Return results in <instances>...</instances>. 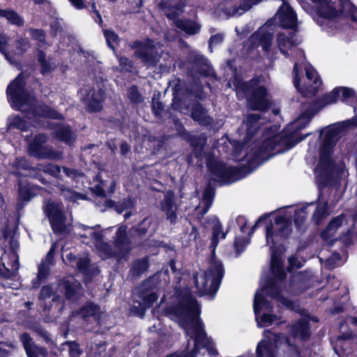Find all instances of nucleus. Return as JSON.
I'll return each mask as SVG.
<instances>
[{
    "instance_id": "obj_1",
    "label": "nucleus",
    "mask_w": 357,
    "mask_h": 357,
    "mask_svg": "<svg viewBox=\"0 0 357 357\" xmlns=\"http://www.w3.org/2000/svg\"><path fill=\"white\" fill-rule=\"evenodd\" d=\"M172 310L180 326L185 329L186 335L193 340L194 344L190 351L188 342L183 351L174 353L167 357H195L200 349L203 348L206 349L210 355H218L213 343L207 337L203 324L199 319V309L197 301L189 291L184 292L178 304L172 307Z\"/></svg>"
},
{
    "instance_id": "obj_2",
    "label": "nucleus",
    "mask_w": 357,
    "mask_h": 357,
    "mask_svg": "<svg viewBox=\"0 0 357 357\" xmlns=\"http://www.w3.org/2000/svg\"><path fill=\"white\" fill-rule=\"evenodd\" d=\"M354 119L334 124L326 128L320 132L323 135L320 150L319 161L315 169L316 179L319 185H337L342 176L347 175L345 165H336L332 158L333 150L337 140L345 135L347 128L356 126Z\"/></svg>"
},
{
    "instance_id": "obj_3",
    "label": "nucleus",
    "mask_w": 357,
    "mask_h": 357,
    "mask_svg": "<svg viewBox=\"0 0 357 357\" xmlns=\"http://www.w3.org/2000/svg\"><path fill=\"white\" fill-rule=\"evenodd\" d=\"M271 271L272 278L268 279L264 287L257 290L255 295L253 308L256 321L259 327H262L263 324L270 325L278 319L276 315L266 313L259 319V312L264 308L266 310L270 308L269 303L264 298V295L273 297L288 308H294V303L291 301L280 295V284L285 278L286 273L282 268L281 257L275 251L271 253Z\"/></svg>"
},
{
    "instance_id": "obj_4",
    "label": "nucleus",
    "mask_w": 357,
    "mask_h": 357,
    "mask_svg": "<svg viewBox=\"0 0 357 357\" xmlns=\"http://www.w3.org/2000/svg\"><path fill=\"white\" fill-rule=\"evenodd\" d=\"M24 79L20 74L7 88V96L13 108L26 113L29 119L41 116L50 119H61L56 110L45 105H36L34 96L24 89Z\"/></svg>"
},
{
    "instance_id": "obj_5",
    "label": "nucleus",
    "mask_w": 357,
    "mask_h": 357,
    "mask_svg": "<svg viewBox=\"0 0 357 357\" xmlns=\"http://www.w3.org/2000/svg\"><path fill=\"white\" fill-rule=\"evenodd\" d=\"M262 79L261 76H258L248 82H238L236 87L238 96L242 94L247 97L252 109L266 112L271 106V101L266 88L259 85Z\"/></svg>"
},
{
    "instance_id": "obj_6",
    "label": "nucleus",
    "mask_w": 357,
    "mask_h": 357,
    "mask_svg": "<svg viewBox=\"0 0 357 357\" xmlns=\"http://www.w3.org/2000/svg\"><path fill=\"white\" fill-rule=\"evenodd\" d=\"M185 5V0H160L158 8L168 19L174 20L177 28L189 35L197 34L201 29V25L197 22L189 19H177L183 12Z\"/></svg>"
},
{
    "instance_id": "obj_7",
    "label": "nucleus",
    "mask_w": 357,
    "mask_h": 357,
    "mask_svg": "<svg viewBox=\"0 0 357 357\" xmlns=\"http://www.w3.org/2000/svg\"><path fill=\"white\" fill-rule=\"evenodd\" d=\"M225 270L223 265L212 259L206 271L194 274V282L198 292L202 294H214L218 291Z\"/></svg>"
},
{
    "instance_id": "obj_8",
    "label": "nucleus",
    "mask_w": 357,
    "mask_h": 357,
    "mask_svg": "<svg viewBox=\"0 0 357 357\" xmlns=\"http://www.w3.org/2000/svg\"><path fill=\"white\" fill-rule=\"evenodd\" d=\"M338 90L335 88L331 92L324 95L321 100L303 105L301 114L291 125L294 129L301 130L304 128L320 109L328 105L335 103L338 96Z\"/></svg>"
},
{
    "instance_id": "obj_9",
    "label": "nucleus",
    "mask_w": 357,
    "mask_h": 357,
    "mask_svg": "<svg viewBox=\"0 0 357 357\" xmlns=\"http://www.w3.org/2000/svg\"><path fill=\"white\" fill-rule=\"evenodd\" d=\"M43 208L55 234H66L70 232L71 222L68 220L61 203L46 200Z\"/></svg>"
},
{
    "instance_id": "obj_10",
    "label": "nucleus",
    "mask_w": 357,
    "mask_h": 357,
    "mask_svg": "<svg viewBox=\"0 0 357 357\" xmlns=\"http://www.w3.org/2000/svg\"><path fill=\"white\" fill-rule=\"evenodd\" d=\"M291 223L286 218L278 217L266 227V243L272 250L281 244L291 232Z\"/></svg>"
},
{
    "instance_id": "obj_11",
    "label": "nucleus",
    "mask_w": 357,
    "mask_h": 357,
    "mask_svg": "<svg viewBox=\"0 0 357 357\" xmlns=\"http://www.w3.org/2000/svg\"><path fill=\"white\" fill-rule=\"evenodd\" d=\"M208 167L214 181L222 184H229L241 178V172L235 167H227L225 163L214 160L208 164Z\"/></svg>"
},
{
    "instance_id": "obj_12",
    "label": "nucleus",
    "mask_w": 357,
    "mask_h": 357,
    "mask_svg": "<svg viewBox=\"0 0 357 357\" xmlns=\"http://www.w3.org/2000/svg\"><path fill=\"white\" fill-rule=\"evenodd\" d=\"M47 142L46 135H36L29 144V155L39 159L61 160L62 152L54 150L51 146L45 145Z\"/></svg>"
},
{
    "instance_id": "obj_13",
    "label": "nucleus",
    "mask_w": 357,
    "mask_h": 357,
    "mask_svg": "<svg viewBox=\"0 0 357 357\" xmlns=\"http://www.w3.org/2000/svg\"><path fill=\"white\" fill-rule=\"evenodd\" d=\"M291 136L287 133L274 135L265 140L260 149V155L264 156L268 153L269 156L282 153L292 148L294 145L291 142Z\"/></svg>"
},
{
    "instance_id": "obj_14",
    "label": "nucleus",
    "mask_w": 357,
    "mask_h": 357,
    "mask_svg": "<svg viewBox=\"0 0 357 357\" xmlns=\"http://www.w3.org/2000/svg\"><path fill=\"white\" fill-rule=\"evenodd\" d=\"M132 47L136 48L135 55L148 66H155L161 56L159 54L160 46L159 45H154L152 41H146L145 43L135 41Z\"/></svg>"
},
{
    "instance_id": "obj_15",
    "label": "nucleus",
    "mask_w": 357,
    "mask_h": 357,
    "mask_svg": "<svg viewBox=\"0 0 357 357\" xmlns=\"http://www.w3.org/2000/svg\"><path fill=\"white\" fill-rule=\"evenodd\" d=\"M262 119L261 114H248L246 117L245 121L243 122L240 130L245 133L242 139V140H239L237 142L236 149L237 150H241L243 146L247 144L249 140L255 135L257 131L261 125H262L264 122H260L259 121Z\"/></svg>"
},
{
    "instance_id": "obj_16",
    "label": "nucleus",
    "mask_w": 357,
    "mask_h": 357,
    "mask_svg": "<svg viewBox=\"0 0 357 357\" xmlns=\"http://www.w3.org/2000/svg\"><path fill=\"white\" fill-rule=\"evenodd\" d=\"M180 111L185 114H189L200 125L207 126L213 121L212 118L208 115L207 110L197 102H193L191 104L181 102Z\"/></svg>"
},
{
    "instance_id": "obj_17",
    "label": "nucleus",
    "mask_w": 357,
    "mask_h": 357,
    "mask_svg": "<svg viewBox=\"0 0 357 357\" xmlns=\"http://www.w3.org/2000/svg\"><path fill=\"white\" fill-rule=\"evenodd\" d=\"M294 86L304 96H314L317 91L318 86L321 84V82L317 75L316 70L311 66L305 68L306 77L310 82H312V85L309 84V87L305 89H300L298 79V63H295L294 66Z\"/></svg>"
},
{
    "instance_id": "obj_18",
    "label": "nucleus",
    "mask_w": 357,
    "mask_h": 357,
    "mask_svg": "<svg viewBox=\"0 0 357 357\" xmlns=\"http://www.w3.org/2000/svg\"><path fill=\"white\" fill-rule=\"evenodd\" d=\"M264 337L265 339L262 340L257 347V357H276L275 348L280 336L265 331Z\"/></svg>"
},
{
    "instance_id": "obj_19",
    "label": "nucleus",
    "mask_w": 357,
    "mask_h": 357,
    "mask_svg": "<svg viewBox=\"0 0 357 357\" xmlns=\"http://www.w3.org/2000/svg\"><path fill=\"white\" fill-rule=\"evenodd\" d=\"M273 33V29L266 24L254 33L250 40L254 45H261L263 50L268 52L272 45Z\"/></svg>"
},
{
    "instance_id": "obj_20",
    "label": "nucleus",
    "mask_w": 357,
    "mask_h": 357,
    "mask_svg": "<svg viewBox=\"0 0 357 357\" xmlns=\"http://www.w3.org/2000/svg\"><path fill=\"white\" fill-rule=\"evenodd\" d=\"M295 32L285 30L277 36V45L280 52L285 56H289L288 51L297 46L301 40L295 38Z\"/></svg>"
},
{
    "instance_id": "obj_21",
    "label": "nucleus",
    "mask_w": 357,
    "mask_h": 357,
    "mask_svg": "<svg viewBox=\"0 0 357 357\" xmlns=\"http://www.w3.org/2000/svg\"><path fill=\"white\" fill-rule=\"evenodd\" d=\"M316 3L318 15L328 21H336L340 14L332 0H311Z\"/></svg>"
},
{
    "instance_id": "obj_22",
    "label": "nucleus",
    "mask_w": 357,
    "mask_h": 357,
    "mask_svg": "<svg viewBox=\"0 0 357 357\" xmlns=\"http://www.w3.org/2000/svg\"><path fill=\"white\" fill-rule=\"evenodd\" d=\"M105 100V92L98 86L93 87L85 98L86 109L89 112H98L102 108V102Z\"/></svg>"
},
{
    "instance_id": "obj_23",
    "label": "nucleus",
    "mask_w": 357,
    "mask_h": 357,
    "mask_svg": "<svg viewBox=\"0 0 357 357\" xmlns=\"http://www.w3.org/2000/svg\"><path fill=\"white\" fill-rule=\"evenodd\" d=\"M20 340L29 357H47V351L35 344L29 334L26 333L21 334Z\"/></svg>"
},
{
    "instance_id": "obj_24",
    "label": "nucleus",
    "mask_w": 357,
    "mask_h": 357,
    "mask_svg": "<svg viewBox=\"0 0 357 357\" xmlns=\"http://www.w3.org/2000/svg\"><path fill=\"white\" fill-rule=\"evenodd\" d=\"M30 169V176L37 178L43 184L48 183V181H46L38 172H43L45 174L54 177H58L61 172V168L59 166L47 162L38 164L35 167L31 168Z\"/></svg>"
},
{
    "instance_id": "obj_25",
    "label": "nucleus",
    "mask_w": 357,
    "mask_h": 357,
    "mask_svg": "<svg viewBox=\"0 0 357 357\" xmlns=\"http://www.w3.org/2000/svg\"><path fill=\"white\" fill-rule=\"evenodd\" d=\"M89 234L92 236L93 245L102 259L110 258L116 255V252L112 250L111 245L104 241L102 235L100 233L92 231L91 229H89Z\"/></svg>"
},
{
    "instance_id": "obj_26",
    "label": "nucleus",
    "mask_w": 357,
    "mask_h": 357,
    "mask_svg": "<svg viewBox=\"0 0 357 357\" xmlns=\"http://www.w3.org/2000/svg\"><path fill=\"white\" fill-rule=\"evenodd\" d=\"M161 210L165 213L167 220L174 222L177 218V206L175 197L172 191H167L165 194L164 199L160 202Z\"/></svg>"
},
{
    "instance_id": "obj_27",
    "label": "nucleus",
    "mask_w": 357,
    "mask_h": 357,
    "mask_svg": "<svg viewBox=\"0 0 357 357\" xmlns=\"http://www.w3.org/2000/svg\"><path fill=\"white\" fill-rule=\"evenodd\" d=\"M142 303H138V306L134 305L133 308L136 310V314L143 317L147 308H149L153 303L158 299V296L154 292H148L142 294L141 296Z\"/></svg>"
},
{
    "instance_id": "obj_28",
    "label": "nucleus",
    "mask_w": 357,
    "mask_h": 357,
    "mask_svg": "<svg viewBox=\"0 0 357 357\" xmlns=\"http://www.w3.org/2000/svg\"><path fill=\"white\" fill-rule=\"evenodd\" d=\"M53 135L59 140L69 145H70L75 139L70 128L63 125H58L54 128Z\"/></svg>"
},
{
    "instance_id": "obj_29",
    "label": "nucleus",
    "mask_w": 357,
    "mask_h": 357,
    "mask_svg": "<svg viewBox=\"0 0 357 357\" xmlns=\"http://www.w3.org/2000/svg\"><path fill=\"white\" fill-rule=\"evenodd\" d=\"M114 243L119 252L126 250L130 245L127 235V227L121 226L118 228L114 239Z\"/></svg>"
},
{
    "instance_id": "obj_30",
    "label": "nucleus",
    "mask_w": 357,
    "mask_h": 357,
    "mask_svg": "<svg viewBox=\"0 0 357 357\" xmlns=\"http://www.w3.org/2000/svg\"><path fill=\"white\" fill-rule=\"evenodd\" d=\"M291 333L302 340L308 339L310 335L308 322L304 319L296 321L291 327Z\"/></svg>"
},
{
    "instance_id": "obj_31",
    "label": "nucleus",
    "mask_w": 357,
    "mask_h": 357,
    "mask_svg": "<svg viewBox=\"0 0 357 357\" xmlns=\"http://www.w3.org/2000/svg\"><path fill=\"white\" fill-rule=\"evenodd\" d=\"M81 287V284L77 281L66 282L64 288L66 298L73 302L77 301L82 295Z\"/></svg>"
},
{
    "instance_id": "obj_32",
    "label": "nucleus",
    "mask_w": 357,
    "mask_h": 357,
    "mask_svg": "<svg viewBox=\"0 0 357 357\" xmlns=\"http://www.w3.org/2000/svg\"><path fill=\"white\" fill-rule=\"evenodd\" d=\"M321 195L319 194V202L317 206L316 210L314 211L312 219L316 225H319L322 220L328 215L327 212L328 202L326 200H321Z\"/></svg>"
},
{
    "instance_id": "obj_33",
    "label": "nucleus",
    "mask_w": 357,
    "mask_h": 357,
    "mask_svg": "<svg viewBox=\"0 0 357 357\" xmlns=\"http://www.w3.org/2000/svg\"><path fill=\"white\" fill-rule=\"evenodd\" d=\"M77 314L80 315L84 319L92 318L94 320H98L100 317V311L97 305L88 303L80 309Z\"/></svg>"
},
{
    "instance_id": "obj_34",
    "label": "nucleus",
    "mask_w": 357,
    "mask_h": 357,
    "mask_svg": "<svg viewBox=\"0 0 357 357\" xmlns=\"http://www.w3.org/2000/svg\"><path fill=\"white\" fill-rule=\"evenodd\" d=\"M211 222L213 225V236L211 239V244L213 248H215L218 244L219 238H225L226 236V233L222 231V225L216 217H214L211 219Z\"/></svg>"
},
{
    "instance_id": "obj_35",
    "label": "nucleus",
    "mask_w": 357,
    "mask_h": 357,
    "mask_svg": "<svg viewBox=\"0 0 357 357\" xmlns=\"http://www.w3.org/2000/svg\"><path fill=\"white\" fill-rule=\"evenodd\" d=\"M39 298L44 301L48 298H52V302L56 304L60 303L62 300V298L55 292L53 287L51 285L43 287L39 295Z\"/></svg>"
},
{
    "instance_id": "obj_36",
    "label": "nucleus",
    "mask_w": 357,
    "mask_h": 357,
    "mask_svg": "<svg viewBox=\"0 0 357 357\" xmlns=\"http://www.w3.org/2000/svg\"><path fill=\"white\" fill-rule=\"evenodd\" d=\"M0 17H5L10 23L18 26L24 24V20L13 10H0Z\"/></svg>"
},
{
    "instance_id": "obj_37",
    "label": "nucleus",
    "mask_w": 357,
    "mask_h": 357,
    "mask_svg": "<svg viewBox=\"0 0 357 357\" xmlns=\"http://www.w3.org/2000/svg\"><path fill=\"white\" fill-rule=\"evenodd\" d=\"M7 126L8 129L17 128L22 131L26 130L28 128L26 122L18 115H11L9 116Z\"/></svg>"
},
{
    "instance_id": "obj_38",
    "label": "nucleus",
    "mask_w": 357,
    "mask_h": 357,
    "mask_svg": "<svg viewBox=\"0 0 357 357\" xmlns=\"http://www.w3.org/2000/svg\"><path fill=\"white\" fill-rule=\"evenodd\" d=\"M346 216L344 214H341L334 218L328 224L326 231L323 233V235L332 236L337 229L342 225L343 222L345 220Z\"/></svg>"
},
{
    "instance_id": "obj_39",
    "label": "nucleus",
    "mask_w": 357,
    "mask_h": 357,
    "mask_svg": "<svg viewBox=\"0 0 357 357\" xmlns=\"http://www.w3.org/2000/svg\"><path fill=\"white\" fill-rule=\"evenodd\" d=\"M214 197L213 189L208 186L204 190L202 197V203L204 204V208L201 213V217H203L204 214L207 213L209 208L211 206Z\"/></svg>"
},
{
    "instance_id": "obj_40",
    "label": "nucleus",
    "mask_w": 357,
    "mask_h": 357,
    "mask_svg": "<svg viewBox=\"0 0 357 357\" xmlns=\"http://www.w3.org/2000/svg\"><path fill=\"white\" fill-rule=\"evenodd\" d=\"M38 61L40 63L43 74L50 73L56 67V64L51 59H46L45 54L42 51L38 52Z\"/></svg>"
},
{
    "instance_id": "obj_41",
    "label": "nucleus",
    "mask_w": 357,
    "mask_h": 357,
    "mask_svg": "<svg viewBox=\"0 0 357 357\" xmlns=\"http://www.w3.org/2000/svg\"><path fill=\"white\" fill-rule=\"evenodd\" d=\"M19 198L24 202H29L34 196L33 188L28 184H19Z\"/></svg>"
},
{
    "instance_id": "obj_42",
    "label": "nucleus",
    "mask_w": 357,
    "mask_h": 357,
    "mask_svg": "<svg viewBox=\"0 0 357 357\" xmlns=\"http://www.w3.org/2000/svg\"><path fill=\"white\" fill-rule=\"evenodd\" d=\"M337 89H339L338 95L340 93H342V101L347 102H354L357 101V96L356 95L355 91L352 89L347 87H337Z\"/></svg>"
},
{
    "instance_id": "obj_43",
    "label": "nucleus",
    "mask_w": 357,
    "mask_h": 357,
    "mask_svg": "<svg viewBox=\"0 0 357 357\" xmlns=\"http://www.w3.org/2000/svg\"><path fill=\"white\" fill-rule=\"evenodd\" d=\"M188 139L190 141L191 145L199 149V152L203 150L206 143V137L204 135L192 136L190 134H188Z\"/></svg>"
},
{
    "instance_id": "obj_44",
    "label": "nucleus",
    "mask_w": 357,
    "mask_h": 357,
    "mask_svg": "<svg viewBox=\"0 0 357 357\" xmlns=\"http://www.w3.org/2000/svg\"><path fill=\"white\" fill-rule=\"evenodd\" d=\"M148 268V261L146 259L135 261L131 268L132 276H138L143 273Z\"/></svg>"
},
{
    "instance_id": "obj_45",
    "label": "nucleus",
    "mask_w": 357,
    "mask_h": 357,
    "mask_svg": "<svg viewBox=\"0 0 357 357\" xmlns=\"http://www.w3.org/2000/svg\"><path fill=\"white\" fill-rule=\"evenodd\" d=\"M10 165L16 171L30 169L29 161L24 157L16 158L13 162H10Z\"/></svg>"
},
{
    "instance_id": "obj_46",
    "label": "nucleus",
    "mask_w": 357,
    "mask_h": 357,
    "mask_svg": "<svg viewBox=\"0 0 357 357\" xmlns=\"http://www.w3.org/2000/svg\"><path fill=\"white\" fill-rule=\"evenodd\" d=\"M103 33L107 45L109 46V48L114 50V45L117 44L119 40L118 35L114 31L109 29L104 30Z\"/></svg>"
},
{
    "instance_id": "obj_47",
    "label": "nucleus",
    "mask_w": 357,
    "mask_h": 357,
    "mask_svg": "<svg viewBox=\"0 0 357 357\" xmlns=\"http://www.w3.org/2000/svg\"><path fill=\"white\" fill-rule=\"evenodd\" d=\"M95 228L96 227H89L86 225H80L77 227V229L79 230L77 234L79 235L81 238L85 239L89 238V241H83L84 243L87 244L91 243L93 244L92 236L89 234V229H91L92 231H96Z\"/></svg>"
},
{
    "instance_id": "obj_48",
    "label": "nucleus",
    "mask_w": 357,
    "mask_h": 357,
    "mask_svg": "<svg viewBox=\"0 0 357 357\" xmlns=\"http://www.w3.org/2000/svg\"><path fill=\"white\" fill-rule=\"evenodd\" d=\"M127 96L132 103L139 104L144 101L142 96L139 93L135 86H132L128 89Z\"/></svg>"
},
{
    "instance_id": "obj_49",
    "label": "nucleus",
    "mask_w": 357,
    "mask_h": 357,
    "mask_svg": "<svg viewBox=\"0 0 357 357\" xmlns=\"http://www.w3.org/2000/svg\"><path fill=\"white\" fill-rule=\"evenodd\" d=\"M89 353L93 357H100L101 354L105 351V344L104 342L95 343L91 342Z\"/></svg>"
},
{
    "instance_id": "obj_50",
    "label": "nucleus",
    "mask_w": 357,
    "mask_h": 357,
    "mask_svg": "<svg viewBox=\"0 0 357 357\" xmlns=\"http://www.w3.org/2000/svg\"><path fill=\"white\" fill-rule=\"evenodd\" d=\"M63 346L68 347L69 354L71 357H80L82 354L79 344L75 342H66Z\"/></svg>"
},
{
    "instance_id": "obj_51",
    "label": "nucleus",
    "mask_w": 357,
    "mask_h": 357,
    "mask_svg": "<svg viewBox=\"0 0 357 357\" xmlns=\"http://www.w3.org/2000/svg\"><path fill=\"white\" fill-rule=\"evenodd\" d=\"M29 33L33 39L37 40L40 45H43L46 43L45 33L42 29H30Z\"/></svg>"
},
{
    "instance_id": "obj_52",
    "label": "nucleus",
    "mask_w": 357,
    "mask_h": 357,
    "mask_svg": "<svg viewBox=\"0 0 357 357\" xmlns=\"http://www.w3.org/2000/svg\"><path fill=\"white\" fill-rule=\"evenodd\" d=\"M59 188L60 190L61 191L62 195L67 200L75 202L82 197V196L79 194L74 191H72L68 188H65L63 185H61Z\"/></svg>"
},
{
    "instance_id": "obj_53",
    "label": "nucleus",
    "mask_w": 357,
    "mask_h": 357,
    "mask_svg": "<svg viewBox=\"0 0 357 357\" xmlns=\"http://www.w3.org/2000/svg\"><path fill=\"white\" fill-rule=\"evenodd\" d=\"M307 207H302L295 212V225L300 227L305 220L307 215Z\"/></svg>"
},
{
    "instance_id": "obj_54",
    "label": "nucleus",
    "mask_w": 357,
    "mask_h": 357,
    "mask_svg": "<svg viewBox=\"0 0 357 357\" xmlns=\"http://www.w3.org/2000/svg\"><path fill=\"white\" fill-rule=\"evenodd\" d=\"M50 266H45V263H41L38 266L37 280L38 282L43 281L49 275Z\"/></svg>"
},
{
    "instance_id": "obj_55",
    "label": "nucleus",
    "mask_w": 357,
    "mask_h": 357,
    "mask_svg": "<svg viewBox=\"0 0 357 357\" xmlns=\"http://www.w3.org/2000/svg\"><path fill=\"white\" fill-rule=\"evenodd\" d=\"M151 221L149 218H144L138 225V227L135 229V231L137 232L139 236L146 234L148 231V228L151 225Z\"/></svg>"
},
{
    "instance_id": "obj_56",
    "label": "nucleus",
    "mask_w": 357,
    "mask_h": 357,
    "mask_svg": "<svg viewBox=\"0 0 357 357\" xmlns=\"http://www.w3.org/2000/svg\"><path fill=\"white\" fill-rule=\"evenodd\" d=\"M152 111L156 116H161L164 112V105L158 99L153 98Z\"/></svg>"
},
{
    "instance_id": "obj_57",
    "label": "nucleus",
    "mask_w": 357,
    "mask_h": 357,
    "mask_svg": "<svg viewBox=\"0 0 357 357\" xmlns=\"http://www.w3.org/2000/svg\"><path fill=\"white\" fill-rule=\"evenodd\" d=\"M159 280V276L158 275H155L148 279L144 283V287L145 289H153L158 287L157 283Z\"/></svg>"
},
{
    "instance_id": "obj_58",
    "label": "nucleus",
    "mask_w": 357,
    "mask_h": 357,
    "mask_svg": "<svg viewBox=\"0 0 357 357\" xmlns=\"http://www.w3.org/2000/svg\"><path fill=\"white\" fill-rule=\"evenodd\" d=\"M89 259L87 257H84L77 259L76 266L80 271H86L89 265Z\"/></svg>"
},
{
    "instance_id": "obj_59",
    "label": "nucleus",
    "mask_w": 357,
    "mask_h": 357,
    "mask_svg": "<svg viewBox=\"0 0 357 357\" xmlns=\"http://www.w3.org/2000/svg\"><path fill=\"white\" fill-rule=\"evenodd\" d=\"M342 12L345 14L351 13L354 9V6L349 0H340Z\"/></svg>"
},
{
    "instance_id": "obj_60",
    "label": "nucleus",
    "mask_w": 357,
    "mask_h": 357,
    "mask_svg": "<svg viewBox=\"0 0 357 357\" xmlns=\"http://www.w3.org/2000/svg\"><path fill=\"white\" fill-rule=\"evenodd\" d=\"M56 245L53 244L49 252H47L44 261L41 263H45V266L50 267L54 264V255L55 252Z\"/></svg>"
},
{
    "instance_id": "obj_61",
    "label": "nucleus",
    "mask_w": 357,
    "mask_h": 357,
    "mask_svg": "<svg viewBox=\"0 0 357 357\" xmlns=\"http://www.w3.org/2000/svg\"><path fill=\"white\" fill-rule=\"evenodd\" d=\"M7 40L5 36H0V52L3 53L6 59L11 63H13V60L8 56L6 52Z\"/></svg>"
},
{
    "instance_id": "obj_62",
    "label": "nucleus",
    "mask_w": 357,
    "mask_h": 357,
    "mask_svg": "<svg viewBox=\"0 0 357 357\" xmlns=\"http://www.w3.org/2000/svg\"><path fill=\"white\" fill-rule=\"evenodd\" d=\"M340 259V256L338 253L335 252L332 254V255L326 260L327 266L330 268H334Z\"/></svg>"
},
{
    "instance_id": "obj_63",
    "label": "nucleus",
    "mask_w": 357,
    "mask_h": 357,
    "mask_svg": "<svg viewBox=\"0 0 357 357\" xmlns=\"http://www.w3.org/2000/svg\"><path fill=\"white\" fill-rule=\"evenodd\" d=\"M224 39V35L222 33H218L211 37L209 40V47L211 48L212 46H215L220 44Z\"/></svg>"
},
{
    "instance_id": "obj_64",
    "label": "nucleus",
    "mask_w": 357,
    "mask_h": 357,
    "mask_svg": "<svg viewBox=\"0 0 357 357\" xmlns=\"http://www.w3.org/2000/svg\"><path fill=\"white\" fill-rule=\"evenodd\" d=\"M50 26H51L52 33L54 36H56L57 34L61 33L62 32L63 29H62L61 24L59 21H58L56 20L52 22Z\"/></svg>"
}]
</instances>
